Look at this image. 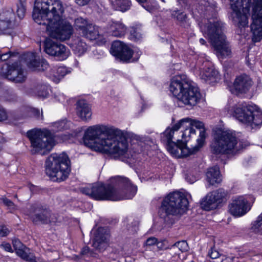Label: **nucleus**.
<instances>
[{"instance_id": "obj_34", "label": "nucleus", "mask_w": 262, "mask_h": 262, "mask_svg": "<svg viewBox=\"0 0 262 262\" xmlns=\"http://www.w3.org/2000/svg\"><path fill=\"white\" fill-rule=\"evenodd\" d=\"M210 193H208L201 202V207L204 210L207 211L213 210L218 206L214 198L210 197Z\"/></svg>"}, {"instance_id": "obj_43", "label": "nucleus", "mask_w": 262, "mask_h": 262, "mask_svg": "<svg viewBox=\"0 0 262 262\" xmlns=\"http://www.w3.org/2000/svg\"><path fill=\"white\" fill-rule=\"evenodd\" d=\"M26 0H19V4H17V16L19 18H23L25 14L26 9L25 7L24 3Z\"/></svg>"}, {"instance_id": "obj_1", "label": "nucleus", "mask_w": 262, "mask_h": 262, "mask_svg": "<svg viewBox=\"0 0 262 262\" xmlns=\"http://www.w3.org/2000/svg\"><path fill=\"white\" fill-rule=\"evenodd\" d=\"M83 142L92 150L108 154L114 159L124 162L129 158L127 140L122 132L115 127L90 126L85 132Z\"/></svg>"}, {"instance_id": "obj_2", "label": "nucleus", "mask_w": 262, "mask_h": 262, "mask_svg": "<svg viewBox=\"0 0 262 262\" xmlns=\"http://www.w3.org/2000/svg\"><path fill=\"white\" fill-rule=\"evenodd\" d=\"M64 8L62 2L57 0H35L34 2V21L45 26L49 36L63 41L73 33L72 25L62 21Z\"/></svg>"}, {"instance_id": "obj_47", "label": "nucleus", "mask_w": 262, "mask_h": 262, "mask_svg": "<svg viewBox=\"0 0 262 262\" xmlns=\"http://www.w3.org/2000/svg\"><path fill=\"white\" fill-rule=\"evenodd\" d=\"M34 119L39 121L43 120V116L42 110L40 112L38 108L34 107Z\"/></svg>"}, {"instance_id": "obj_23", "label": "nucleus", "mask_w": 262, "mask_h": 262, "mask_svg": "<svg viewBox=\"0 0 262 262\" xmlns=\"http://www.w3.org/2000/svg\"><path fill=\"white\" fill-rule=\"evenodd\" d=\"M76 114L83 121L90 120L92 116L90 105L85 100H79L76 102Z\"/></svg>"}, {"instance_id": "obj_18", "label": "nucleus", "mask_w": 262, "mask_h": 262, "mask_svg": "<svg viewBox=\"0 0 262 262\" xmlns=\"http://www.w3.org/2000/svg\"><path fill=\"white\" fill-rule=\"evenodd\" d=\"M110 237V232L107 228L99 227L94 232L92 246L99 252L104 251L108 245Z\"/></svg>"}, {"instance_id": "obj_48", "label": "nucleus", "mask_w": 262, "mask_h": 262, "mask_svg": "<svg viewBox=\"0 0 262 262\" xmlns=\"http://www.w3.org/2000/svg\"><path fill=\"white\" fill-rule=\"evenodd\" d=\"M167 243V241L166 239H163L161 241L157 240L156 245L159 250H163L168 248Z\"/></svg>"}, {"instance_id": "obj_61", "label": "nucleus", "mask_w": 262, "mask_h": 262, "mask_svg": "<svg viewBox=\"0 0 262 262\" xmlns=\"http://www.w3.org/2000/svg\"><path fill=\"white\" fill-rule=\"evenodd\" d=\"M182 127L185 128L184 132L182 134V138H184V136H186L187 135L189 127L188 126V124H184V126H182Z\"/></svg>"}, {"instance_id": "obj_62", "label": "nucleus", "mask_w": 262, "mask_h": 262, "mask_svg": "<svg viewBox=\"0 0 262 262\" xmlns=\"http://www.w3.org/2000/svg\"><path fill=\"white\" fill-rule=\"evenodd\" d=\"M195 130L193 128V127L191 126V127H189L188 130L187 132V135L188 136L190 135V134H195Z\"/></svg>"}, {"instance_id": "obj_21", "label": "nucleus", "mask_w": 262, "mask_h": 262, "mask_svg": "<svg viewBox=\"0 0 262 262\" xmlns=\"http://www.w3.org/2000/svg\"><path fill=\"white\" fill-rule=\"evenodd\" d=\"M188 117L181 119L178 122L174 124L171 128H167L163 133L162 139L163 141H166V144H169L170 148L173 149L176 148L174 142L172 141L173 134L175 131L178 130L182 126H184V124H187Z\"/></svg>"}, {"instance_id": "obj_53", "label": "nucleus", "mask_w": 262, "mask_h": 262, "mask_svg": "<svg viewBox=\"0 0 262 262\" xmlns=\"http://www.w3.org/2000/svg\"><path fill=\"white\" fill-rule=\"evenodd\" d=\"M10 231L5 226H1L0 228V236H6L9 233Z\"/></svg>"}, {"instance_id": "obj_20", "label": "nucleus", "mask_w": 262, "mask_h": 262, "mask_svg": "<svg viewBox=\"0 0 262 262\" xmlns=\"http://www.w3.org/2000/svg\"><path fill=\"white\" fill-rule=\"evenodd\" d=\"M252 81L247 75L244 74L237 77L233 83V89L236 94L247 93L251 86Z\"/></svg>"}, {"instance_id": "obj_25", "label": "nucleus", "mask_w": 262, "mask_h": 262, "mask_svg": "<svg viewBox=\"0 0 262 262\" xmlns=\"http://www.w3.org/2000/svg\"><path fill=\"white\" fill-rule=\"evenodd\" d=\"M127 28L121 21H112L107 26V33L113 36L121 37L125 35Z\"/></svg>"}, {"instance_id": "obj_59", "label": "nucleus", "mask_w": 262, "mask_h": 262, "mask_svg": "<svg viewBox=\"0 0 262 262\" xmlns=\"http://www.w3.org/2000/svg\"><path fill=\"white\" fill-rule=\"evenodd\" d=\"M91 0H75L76 3L80 6H84L88 4Z\"/></svg>"}, {"instance_id": "obj_15", "label": "nucleus", "mask_w": 262, "mask_h": 262, "mask_svg": "<svg viewBox=\"0 0 262 262\" xmlns=\"http://www.w3.org/2000/svg\"><path fill=\"white\" fill-rule=\"evenodd\" d=\"M110 53L117 58L125 62L135 61L139 59L138 57L133 58V50L123 42L116 40L113 42Z\"/></svg>"}, {"instance_id": "obj_63", "label": "nucleus", "mask_w": 262, "mask_h": 262, "mask_svg": "<svg viewBox=\"0 0 262 262\" xmlns=\"http://www.w3.org/2000/svg\"><path fill=\"white\" fill-rule=\"evenodd\" d=\"M90 254H89V257H96L98 255V254L96 253L94 250H91L90 249Z\"/></svg>"}, {"instance_id": "obj_28", "label": "nucleus", "mask_w": 262, "mask_h": 262, "mask_svg": "<svg viewBox=\"0 0 262 262\" xmlns=\"http://www.w3.org/2000/svg\"><path fill=\"white\" fill-rule=\"evenodd\" d=\"M108 1L113 10L123 13L130 10L132 6L130 0H108Z\"/></svg>"}, {"instance_id": "obj_46", "label": "nucleus", "mask_w": 262, "mask_h": 262, "mask_svg": "<svg viewBox=\"0 0 262 262\" xmlns=\"http://www.w3.org/2000/svg\"><path fill=\"white\" fill-rule=\"evenodd\" d=\"M173 247H177L181 251L184 252L187 250L188 245L186 241H182L176 242Z\"/></svg>"}, {"instance_id": "obj_64", "label": "nucleus", "mask_w": 262, "mask_h": 262, "mask_svg": "<svg viewBox=\"0 0 262 262\" xmlns=\"http://www.w3.org/2000/svg\"><path fill=\"white\" fill-rule=\"evenodd\" d=\"M200 42L201 45H204L206 44V42L205 39L203 38L200 39Z\"/></svg>"}, {"instance_id": "obj_36", "label": "nucleus", "mask_w": 262, "mask_h": 262, "mask_svg": "<svg viewBox=\"0 0 262 262\" xmlns=\"http://www.w3.org/2000/svg\"><path fill=\"white\" fill-rule=\"evenodd\" d=\"M91 23L86 18L79 17L75 19L74 26L79 34L81 35Z\"/></svg>"}, {"instance_id": "obj_55", "label": "nucleus", "mask_w": 262, "mask_h": 262, "mask_svg": "<svg viewBox=\"0 0 262 262\" xmlns=\"http://www.w3.org/2000/svg\"><path fill=\"white\" fill-rule=\"evenodd\" d=\"M55 98L60 102H64L66 100V97L62 93H59L55 95Z\"/></svg>"}, {"instance_id": "obj_42", "label": "nucleus", "mask_w": 262, "mask_h": 262, "mask_svg": "<svg viewBox=\"0 0 262 262\" xmlns=\"http://www.w3.org/2000/svg\"><path fill=\"white\" fill-rule=\"evenodd\" d=\"M188 119L189 120L187 122L188 127H191V126H192L193 127H195L198 129H202V130H205L206 132L204 127V124L202 122L197 120L196 119H192L190 118H188ZM201 131V130H200V132Z\"/></svg>"}, {"instance_id": "obj_30", "label": "nucleus", "mask_w": 262, "mask_h": 262, "mask_svg": "<svg viewBox=\"0 0 262 262\" xmlns=\"http://www.w3.org/2000/svg\"><path fill=\"white\" fill-rule=\"evenodd\" d=\"M49 67V64L45 59L36 57L34 53V74L43 73Z\"/></svg>"}, {"instance_id": "obj_45", "label": "nucleus", "mask_w": 262, "mask_h": 262, "mask_svg": "<svg viewBox=\"0 0 262 262\" xmlns=\"http://www.w3.org/2000/svg\"><path fill=\"white\" fill-rule=\"evenodd\" d=\"M19 56L18 52L8 51L5 53L0 54V60L6 61L12 57Z\"/></svg>"}, {"instance_id": "obj_10", "label": "nucleus", "mask_w": 262, "mask_h": 262, "mask_svg": "<svg viewBox=\"0 0 262 262\" xmlns=\"http://www.w3.org/2000/svg\"><path fill=\"white\" fill-rule=\"evenodd\" d=\"M230 1L233 2L231 7L235 13L234 18L237 21V28L235 30V33L241 35L244 33L245 28L248 27V18L252 0H230Z\"/></svg>"}, {"instance_id": "obj_57", "label": "nucleus", "mask_w": 262, "mask_h": 262, "mask_svg": "<svg viewBox=\"0 0 262 262\" xmlns=\"http://www.w3.org/2000/svg\"><path fill=\"white\" fill-rule=\"evenodd\" d=\"M178 1L180 4L183 3L184 4L183 7H184L185 8L187 7H188V8H190L191 5L190 0H178Z\"/></svg>"}, {"instance_id": "obj_8", "label": "nucleus", "mask_w": 262, "mask_h": 262, "mask_svg": "<svg viewBox=\"0 0 262 262\" xmlns=\"http://www.w3.org/2000/svg\"><path fill=\"white\" fill-rule=\"evenodd\" d=\"M224 24L221 20L209 23L206 34L212 46L223 57H232L231 46L223 33Z\"/></svg>"}, {"instance_id": "obj_7", "label": "nucleus", "mask_w": 262, "mask_h": 262, "mask_svg": "<svg viewBox=\"0 0 262 262\" xmlns=\"http://www.w3.org/2000/svg\"><path fill=\"white\" fill-rule=\"evenodd\" d=\"M45 171L51 180L61 182L66 180L71 171L70 160L68 155L63 152L51 154L45 162Z\"/></svg>"}, {"instance_id": "obj_12", "label": "nucleus", "mask_w": 262, "mask_h": 262, "mask_svg": "<svg viewBox=\"0 0 262 262\" xmlns=\"http://www.w3.org/2000/svg\"><path fill=\"white\" fill-rule=\"evenodd\" d=\"M206 138V132L205 130H201L196 140V144L192 148L187 147L186 142L178 140L177 142H174L176 148H170L169 147L170 146L169 144H166L167 149L170 153L176 156L179 153V150H180L182 157H187L198 152L204 145Z\"/></svg>"}, {"instance_id": "obj_11", "label": "nucleus", "mask_w": 262, "mask_h": 262, "mask_svg": "<svg viewBox=\"0 0 262 262\" xmlns=\"http://www.w3.org/2000/svg\"><path fill=\"white\" fill-rule=\"evenodd\" d=\"M34 148L42 156L48 154L54 145L53 135L48 129L34 128Z\"/></svg>"}, {"instance_id": "obj_56", "label": "nucleus", "mask_w": 262, "mask_h": 262, "mask_svg": "<svg viewBox=\"0 0 262 262\" xmlns=\"http://www.w3.org/2000/svg\"><path fill=\"white\" fill-rule=\"evenodd\" d=\"M27 137L30 142L31 147H33V129L28 131Z\"/></svg>"}, {"instance_id": "obj_32", "label": "nucleus", "mask_w": 262, "mask_h": 262, "mask_svg": "<svg viewBox=\"0 0 262 262\" xmlns=\"http://www.w3.org/2000/svg\"><path fill=\"white\" fill-rule=\"evenodd\" d=\"M90 40H95L99 37V33L98 27L91 23L84 32L81 35Z\"/></svg>"}, {"instance_id": "obj_19", "label": "nucleus", "mask_w": 262, "mask_h": 262, "mask_svg": "<svg viewBox=\"0 0 262 262\" xmlns=\"http://www.w3.org/2000/svg\"><path fill=\"white\" fill-rule=\"evenodd\" d=\"M228 207L229 212L235 217L244 215L251 209L248 201L243 196H239L233 199Z\"/></svg>"}, {"instance_id": "obj_4", "label": "nucleus", "mask_w": 262, "mask_h": 262, "mask_svg": "<svg viewBox=\"0 0 262 262\" xmlns=\"http://www.w3.org/2000/svg\"><path fill=\"white\" fill-rule=\"evenodd\" d=\"M209 144L210 152L216 156L232 154L248 145L238 141L234 132L218 128L213 131Z\"/></svg>"}, {"instance_id": "obj_17", "label": "nucleus", "mask_w": 262, "mask_h": 262, "mask_svg": "<svg viewBox=\"0 0 262 262\" xmlns=\"http://www.w3.org/2000/svg\"><path fill=\"white\" fill-rule=\"evenodd\" d=\"M16 26L15 15L12 9L4 10L0 14V31L5 34H10Z\"/></svg>"}, {"instance_id": "obj_38", "label": "nucleus", "mask_w": 262, "mask_h": 262, "mask_svg": "<svg viewBox=\"0 0 262 262\" xmlns=\"http://www.w3.org/2000/svg\"><path fill=\"white\" fill-rule=\"evenodd\" d=\"M54 132H60L70 128V122L66 119L61 120L52 123Z\"/></svg>"}, {"instance_id": "obj_33", "label": "nucleus", "mask_w": 262, "mask_h": 262, "mask_svg": "<svg viewBox=\"0 0 262 262\" xmlns=\"http://www.w3.org/2000/svg\"><path fill=\"white\" fill-rule=\"evenodd\" d=\"M171 15L173 18L176 19L180 25L186 27L189 26L187 24V16L181 10L178 9L171 11Z\"/></svg>"}, {"instance_id": "obj_40", "label": "nucleus", "mask_w": 262, "mask_h": 262, "mask_svg": "<svg viewBox=\"0 0 262 262\" xmlns=\"http://www.w3.org/2000/svg\"><path fill=\"white\" fill-rule=\"evenodd\" d=\"M18 62H23L27 66L31 68L33 67V52H26L19 57V60Z\"/></svg>"}, {"instance_id": "obj_13", "label": "nucleus", "mask_w": 262, "mask_h": 262, "mask_svg": "<svg viewBox=\"0 0 262 262\" xmlns=\"http://www.w3.org/2000/svg\"><path fill=\"white\" fill-rule=\"evenodd\" d=\"M252 10L253 22L250 28L253 39L259 41L262 39V0H253Z\"/></svg>"}, {"instance_id": "obj_26", "label": "nucleus", "mask_w": 262, "mask_h": 262, "mask_svg": "<svg viewBox=\"0 0 262 262\" xmlns=\"http://www.w3.org/2000/svg\"><path fill=\"white\" fill-rule=\"evenodd\" d=\"M206 180L210 185L220 183L222 179L219 168L215 166L208 168L206 172Z\"/></svg>"}, {"instance_id": "obj_9", "label": "nucleus", "mask_w": 262, "mask_h": 262, "mask_svg": "<svg viewBox=\"0 0 262 262\" xmlns=\"http://www.w3.org/2000/svg\"><path fill=\"white\" fill-rule=\"evenodd\" d=\"M234 116L252 127L262 125V110L255 104H239L234 108Z\"/></svg>"}, {"instance_id": "obj_29", "label": "nucleus", "mask_w": 262, "mask_h": 262, "mask_svg": "<svg viewBox=\"0 0 262 262\" xmlns=\"http://www.w3.org/2000/svg\"><path fill=\"white\" fill-rule=\"evenodd\" d=\"M219 72L213 68H207L201 73V78L209 83L214 82L217 79Z\"/></svg>"}, {"instance_id": "obj_50", "label": "nucleus", "mask_w": 262, "mask_h": 262, "mask_svg": "<svg viewBox=\"0 0 262 262\" xmlns=\"http://www.w3.org/2000/svg\"><path fill=\"white\" fill-rule=\"evenodd\" d=\"M8 117V114L5 109L0 105V121H3L7 119Z\"/></svg>"}, {"instance_id": "obj_51", "label": "nucleus", "mask_w": 262, "mask_h": 262, "mask_svg": "<svg viewBox=\"0 0 262 262\" xmlns=\"http://www.w3.org/2000/svg\"><path fill=\"white\" fill-rule=\"evenodd\" d=\"M235 257L233 256H229L222 255L220 257L219 262H233Z\"/></svg>"}, {"instance_id": "obj_22", "label": "nucleus", "mask_w": 262, "mask_h": 262, "mask_svg": "<svg viewBox=\"0 0 262 262\" xmlns=\"http://www.w3.org/2000/svg\"><path fill=\"white\" fill-rule=\"evenodd\" d=\"M50 217L51 211L48 208L40 205L34 206V221L47 224L50 222Z\"/></svg>"}, {"instance_id": "obj_14", "label": "nucleus", "mask_w": 262, "mask_h": 262, "mask_svg": "<svg viewBox=\"0 0 262 262\" xmlns=\"http://www.w3.org/2000/svg\"><path fill=\"white\" fill-rule=\"evenodd\" d=\"M1 75L15 83H22L27 77L21 63L16 61L11 64H4L1 69Z\"/></svg>"}, {"instance_id": "obj_6", "label": "nucleus", "mask_w": 262, "mask_h": 262, "mask_svg": "<svg viewBox=\"0 0 262 262\" xmlns=\"http://www.w3.org/2000/svg\"><path fill=\"white\" fill-rule=\"evenodd\" d=\"M169 90L178 101L191 108L196 105L202 97L199 89L182 76H176L171 79Z\"/></svg>"}, {"instance_id": "obj_31", "label": "nucleus", "mask_w": 262, "mask_h": 262, "mask_svg": "<svg viewBox=\"0 0 262 262\" xmlns=\"http://www.w3.org/2000/svg\"><path fill=\"white\" fill-rule=\"evenodd\" d=\"M49 86L44 83H38L34 88V93L39 98L45 99L49 95Z\"/></svg>"}, {"instance_id": "obj_60", "label": "nucleus", "mask_w": 262, "mask_h": 262, "mask_svg": "<svg viewBox=\"0 0 262 262\" xmlns=\"http://www.w3.org/2000/svg\"><path fill=\"white\" fill-rule=\"evenodd\" d=\"M186 181L190 184L193 183L195 181V179L188 174L186 175L185 178Z\"/></svg>"}, {"instance_id": "obj_5", "label": "nucleus", "mask_w": 262, "mask_h": 262, "mask_svg": "<svg viewBox=\"0 0 262 262\" xmlns=\"http://www.w3.org/2000/svg\"><path fill=\"white\" fill-rule=\"evenodd\" d=\"M189 202L185 194L179 191L170 193L162 201L159 216L167 225L174 223V217L183 214L188 209Z\"/></svg>"}, {"instance_id": "obj_54", "label": "nucleus", "mask_w": 262, "mask_h": 262, "mask_svg": "<svg viewBox=\"0 0 262 262\" xmlns=\"http://www.w3.org/2000/svg\"><path fill=\"white\" fill-rule=\"evenodd\" d=\"M90 250V248L88 247L85 246L80 251V255L84 257H89V254H90L89 252Z\"/></svg>"}, {"instance_id": "obj_24", "label": "nucleus", "mask_w": 262, "mask_h": 262, "mask_svg": "<svg viewBox=\"0 0 262 262\" xmlns=\"http://www.w3.org/2000/svg\"><path fill=\"white\" fill-rule=\"evenodd\" d=\"M71 72V70L66 67H53L50 68L46 76L55 83H58L67 74L70 73Z\"/></svg>"}, {"instance_id": "obj_35", "label": "nucleus", "mask_w": 262, "mask_h": 262, "mask_svg": "<svg viewBox=\"0 0 262 262\" xmlns=\"http://www.w3.org/2000/svg\"><path fill=\"white\" fill-rule=\"evenodd\" d=\"M72 48L73 51L79 55H81L86 52L87 45L85 42L83 41L82 39L77 37L73 41Z\"/></svg>"}, {"instance_id": "obj_3", "label": "nucleus", "mask_w": 262, "mask_h": 262, "mask_svg": "<svg viewBox=\"0 0 262 262\" xmlns=\"http://www.w3.org/2000/svg\"><path fill=\"white\" fill-rule=\"evenodd\" d=\"M137 187L125 177H112L108 183L98 184L82 187L80 192L97 201H118L132 199L136 194Z\"/></svg>"}, {"instance_id": "obj_58", "label": "nucleus", "mask_w": 262, "mask_h": 262, "mask_svg": "<svg viewBox=\"0 0 262 262\" xmlns=\"http://www.w3.org/2000/svg\"><path fill=\"white\" fill-rule=\"evenodd\" d=\"M2 246L3 247V248L6 251H8V252H11V251H12L11 246L9 243H5V244H2Z\"/></svg>"}, {"instance_id": "obj_49", "label": "nucleus", "mask_w": 262, "mask_h": 262, "mask_svg": "<svg viewBox=\"0 0 262 262\" xmlns=\"http://www.w3.org/2000/svg\"><path fill=\"white\" fill-rule=\"evenodd\" d=\"M4 204L8 207L9 209H14L15 208V205L13 202L7 198H4L2 199Z\"/></svg>"}, {"instance_id": "obj_41", "label": "nucleus", "mask_w": 262, "mask_h": 262, "mask_svg": "<svg viewBox=\"0 0 262 262\" xmlns=\"http://www.w3.org/2000/svg\"><path fill=\"white\" fill-rule=\"evenodd\" d=\"M129 38L134 41H138L142 38L141 30L138 27H133L129 31Z\"/></svg>"}, {"instance_id": "obj_52", "label": "nucleus", "mask_w": 262, "mask_h": 262, "mask_svg": "<svg viewBox=\"0 0 262 262\" xmlns=\"http://www.w3.org/2000/svg\"><path fill=\"white\" fill-rule=\"evenodd\" d=\"M158 239L155 237H150L148 238L146 242L145 245L148 246H151L156 245Z\"/></svg>"}, {"instance_id": "obj_27", "label": "nucleus", "mask_w": 262, "mask_h": 262, "mask_svg": "<svg viewBox=\"0 0 262 262\" xmlns=\"http://www.w3.org/2000/svg\"><path fill=\"white\" fill-rule=\"evenodd\" d=\"M13 246L17 255L24 260L32 262L33 258L31 257L26 251L27 248L18 239H14L12 241Z\"/></svg>"}, {"instance_id": "obj_37", "label": "nucleus", "mask_w": 262, "mask_h": 262, "mask_svg": "<svg viewBox=\"0 0 262 262\" xmlns=\"http://www.w3.org/2000/svg\"><path fill=\"white\" fill-rule=\"evenodd\" d=\"M250 230L255 234L262 235V213L257 217L256 221L251 223Z\"/></svg>"}, {"instance_id": "obj_16", "label": "nucleus", "mask_w": 262, "mask_h": 262, "mask_svg": "<svg viewBox=\"0 0 262 262\" xmlns=\"http://www.w3.org/2000/svg\"><path fill=\"white\" fill-rule=\"evenodd\" d=\"M45 51L48 54L55 56L59 61L66 59L69 55V51L64 45L50 39L45 42Z\"/></svg>"}, {"instance_id": "obj_44", "label": "nucleus", "mask_w": 262, "mask_h": 262, "mask_svg": "<svg viewBox=\"0 0 262 262\" xmlns=\"http://www.w3.org/2000/svg\"><path fill=\"white\" fill-rule=\"evenodd\" d=\"M208 255L212 259H217L216 262H219L220 260V257L222 254H220L217 250H216L214 247H211L209 250Z\"/></svg>"}, {"instance_id": "obj_39", "label": "nucleus", "mask_w": 262, "mask_h": 262, "mask_svg": "<svg viewBox=\"0 0 262 262\" xmlns=\"http://www.w3.org/2000/svg\"><path fill=\"white\" fill-rule=\"evenodd\" d=\"M210 193L211 194L210 197L213 198L217 204L221 203L227 194V192L223 188H219Z\"/></svg>"}]
</instances>
